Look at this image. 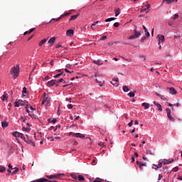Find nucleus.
Listing matches in <instances>:
<instances>
[{
	"mask_svg": "<svg viewBox=\"0 0 182 182\" xmlns=\"http://www.w3.org/2000/svg\"><path fill=\"white\" fill-rule=\"evenodd\" d=\"M99 146H100L101 147H103L105 146V143L103 142H100L99 144Z\"/></svg>",
	"mask_w": 182,
	"mask_h": 182,
	"instance_id": "0e129e2a",
	"label": "nucleus"
},
{
	"mask_svg": "<svg viewBox=\"0 0 182 182\" xmlns=\"http://www.w3.org/2000/svg\"><path fill=\"white\" fill-rule=\"evenodd\" d=\"M73 136L74 137H79L80 139H85V135L81 133H74Z\"/></svg>",
	"mask_w": 182,
	"mask_h": 182,
	"instance_id": "f8f14e48",
	"label": "nucleus"
},
{
	"mask_svg": "<svg viewBox=\"0 0 182 182\" xmlns=\"http://www.w3.org/2000/svg\"><path fill=\"white\" fill-rule=\"evenodd\" d=\"M55 41H56V37H52L51 38H50V40L48 42V45L52 46V45L55 43Z\"/></svg>",
	"mask_w": 182,
	"mask_h": 182,
	"instance_id": "2eb2a0df",
	"label": "nucleus"
},
{
	"mask_svg": "<svg viewBox=\"0 0 182 182\" xmlns=\"http://www.w3.org/2000/svg\"><path fill=\"white\" fill-rule=\"evenodd\" d=\"M174 161V159H166L164 161V165H166V164H171V163H173Z\"/></svg>",
	"mask_w": 182,
	"mask_h": 182,
	"instance_id": "a211bd4d",
	"label": "nucleus"
},
{
	"mask_svg": "<svg viewBox=\"0 0 182 182\" xmlns=\"http://www.w3.org/2000/svg\"><path fill=\"white\" fill-rule=\"evenodd\" d=\"M128 126L129 127H132L133 126V120H131V122L128 124Z\"/></svg>",
	"mask_w": 182,
	"mask_h": 182,
	"instance_id": "864d4df0",
	"label": "nucleus"
},
{
	"mask_svg": "<svg viewBox=\"0 0 182 182\" xmlns=\"http://www.w3.org/2000/svg\"><path fill=\"white\" fill-rule=\"evenodd\" d=\"M22 93H23V95H25V93H26V87H24L23 88Z\"/></svg>",
	"mask_w": 182,
	"mask_h": 182,
	"instance_id": "8fccbe9b",
	"label": "nucleus"
},
{
	"mask_svg": "<svg viewBox=\"0 0 182 182\" xmlns=\"http://www.w3.org/2000/svg\"><path fill=\"white\" fill-rule=\"evenodd\" d=\"M63 82H65V80H63V78L60 79L58 81L57 80V83H62Z\"/></svg>",
	"mask_w": 182,
	"mask_h": 182,
	"instance_id": "09e8293b",
	"label": "nucleus"
},
{
	"mask_svg": "<svg viewBox=\"0 0 182 182\" xmlns=\"http://www.w3.org/2000/svg\"><path fill=\"white\" fill-rule=\"evenodd\" d=\"M7 173H6V176H9V174H11V169H8L7 170Z\"/></svg>",
	"mask_w": 182,
	"mask_h": 182,
	"instance_id": "338daca9",
	"label": "nucleus"
},
{
	"mask_svg": "<svg viewBox=\"0 0 182 182\" xmlns=\"http://www.w3.org/2000/svg\"><path fill=\"white\" fill-rule=\"evenodd\" d=\"M146 154H149L150 156H154V154L151 152L150 150H146Z\"/></svg>",
	"mask_w": 182,
	"mask_h": 182,
	"instance_id": "a19ab883",
	"label": "nucleus"
},
{
	"mask_svg": "<svg viewBox=\"0 0 182 182\" xmlns=\"http://www.w3.org/2000/svg\"><path fill=\"white\" fill-rule=\"evenodd\" d=\"M10 73L14 79H16L19 76V65L17 64L16 67L11 68Z\"/></svg>",
	"mask_w": 182,
	"mask_h": 182,
	"instance_id": "f257e3e1",
	"label": "nucleus"
},
{
	"mask_svg": "<svg viewBox=\"0 0 182 182\" xmlns=\"http://www.w3.org/2000/svg\"><path fill=\"white\" fill-rule=\"evenodd\" d=\"M166 113H167V116H168V114H171V109H170V108H166Z\"/></svg>",
	"mask_w": 182,
	"mask_h": 182,
	"instance_id": "58836bf2",
	"label": "nucleus"
},
{
	"mask_svg": "<svg viewBox=\"0 0 182 182\" xmlns=\"http://www.w3.org/2000/svg\"><path fill=\"white\" fill-rule=\"evenodd\" d=\"M153 166H154L155 167H156V168H161V166H159V164L158 165L153 164Z\"/></svg>",
	"mask_w": 182,
	"mask_h": 182,
	"instance_id": "e2e57ef3",
	"label": "nucleus"
},
{
	"mask_svg": "<svg viewBox=\"0 0 182 182\" xmlns=\"http://www.w3.org/2000/svg\"><path fill=\"white\" fill-rule=\"evenodd\" d=\"M112 82H115L119 83V78H114V79H112Z\"/></svg>",
	"mask_w": 182,
	"mask_h": 182,
	"instance_id": "603ef678",
	"label": "nucleus"
},
{
	"mask_svg": "<svg viewBox=\"0 0 182 182\" xmlns=\"http://www.w3.org/2000/svg\"><path fill=\"white\" fill-rule=\"evenodd\" d=\"M162 4H171V0H163Z\"/></svg>",
	"mask_w": 182,
	"mask_h": 182,
	"instance_id": "4c0bfd02",
	"label": "nucleus"
},
{
	"mask_svg": "<svg viewBox=\"0 0 182 182\" xmlns=\"http://www.w3.org/2000/svg\"><path fill=\"white\" fill-rule=\"evenodd\" d=\"M65 72H66L67 73H73V71H69V70H68V68L65 69Z\"/></svg>",
	"mask_w": 182,
	"mask_h": 182,
	"instance_id": "4d7b16f0",
	"label": "nucleus"
},
{
	"mask_svg": "<svg viewBox=\"0 0 182 182\" xmlns=\"http://www.w3.org/2000/svg\"><path fill=\"white\" fill-rule=\"evenodd\" d=\"M72 67V65H70V64H67V65H66V69H70V68Z\"/></svg>",
	"mask_w": 182,
	"mask_h": 182,
	"instance_id": "69168bd1",
	"label": "nucleus"
},
{
	"mask_svg": "<svg viewBox=\"0 0 182 182\" xmlns=\"http://www.w3.org/2000/svg\"><path fill=\"white\" fill-rule=\"evenodd\" d=\"M63 74V73H58V74L54 75L53 77H54L55 79H57V77H59V76H62Z\"/></svg>",
	"mask_w": 182,
	"mask_h": 182,
	"instance_id": "ea45409f",
	"label": "nucleus"
},
{
	"mask_svg": "<svg viewBox=\"0 0 182 182\" xmlns=\"http://www.w3.org/2000/svg\"><path fill=\"white\" fill-rule=\"evenodd\" d=\"M154 105L158 107V110H159V112H163V107H161V105L157 103L156 102H154Z\"/></svg>",
	"mask_w": 182,
	"mask_h": 182,
	"instance_id": "dca6fc26",
	"label": "nucleus"
},
{
	"mask_svg": "<svg viewBox=\"0 0 182 182\" xmlns=\"http://www.w3.org/2000/svg\"><path fill=\"white\" fill-rule=\"evenodd\" d=\"M112 85H113V86H115L116 87H117V86H119V82H111Z\"/></svg>",
	"mask_w": 182,
	"mask_h": 182,
	"instance_id": "de8ad7c7",
	"label": "nucleus"
},
{
	"mask_svg": "<svg viewBox=\"0 0 182 182\" xmlns=\"http://www.w3.org/2000/svg\"><path fill=\"white\" fill-rule=\"evenodd\" d=\"M114 14H115V16H119V15H120V9L119 8L116 9Z\"/></svg>",
	"mask_w": 182,
	"mask_h": 182,
	"instance_id": "393cba45",
	"label": "nucleus"
},
{
	"mask_svg": "<svg viewBox=\"0 0 182 182\" xmlns=\"http://www.w3.org/2000/svg\"><path fill=\"white\" fill-rule=\"evenodd\" d=\"M71 177L72 178H74V180H77V176H76L75 174H72Z\"/></svg>",
	"mask_w": 182,
	"mask_h": 182,
	"instance_id": "49530a36",
	"label": "nucleus"
},
{
	"mask_svg": "<svg viewBox=\"0 0 182 182\" xmlns=\"http://www.w3.org/2000/svg\"><path fill=\"white\" fill-rule=\"evenodd\" d=\"M57 82L58 80H51L47 82V86H48V87H52V86H55V85H56Z\"/></svg>",
	"mask_w": 182,
	"mask_h": 182,
	"instance_id": "423d86ee",
	"label": "nucleus"
},
{
	"mask_svg": "<svg viewBox=\"0 0 182 182\" xmlns=\"http://www.w3.org/2000/svg\"><path fill=\"white\" fill-rule=\"evenodd\" d=\"M18 171H19V168L15 167L14 171L11 173V175L14 176V175L16 174V173H18Z\"/></svg>",
	"mask_w": 182,
	"mask_h": 182,
	"instance_id": "a878e982",
	"label": "nucleus"
},
{
	"mask_svg": "<svg viewBox=\"0 0 182 182\" xmlns=\"http://www.w3.org/2000/svg\"><path fill=\"white\" fill-rule=\"evenodd\" d=\"M114 26L115 28H119V23H117V22L114 23Z\"/></svg>",
	"mask_w": 182,
	"mask_h": 182,
	"instance_id": "3c124183",
	"label": "nucleus"
},
{
	"mask_svg": "<svg viewBox=\"0 0 182 182\" xmlns=\"http://www.w3.org/2000/svg\"><path fill=\"white\" fill-rule=\"evenodd\" d=\"M49 103H50V97H46V98H43L42 102H41V105L43 106H48L49 105Z\"/></svg>",
	"mask_w": 182,
	"mask_h": 182,
	"instance_id": "20e7f679",
	"label": "nucleus"
},
{
	"mask_svg": "<svg viewBox=\"0 0 182 182\" xmlns=\"http://www.w3.org/2000/svg\"><path fill=\"white\" fill-rule=\"evenodd\" d=\"M169 90L170 95H177V90L174 87L167 88Z\"/></svg>",
	"mask_w": 182,
	"mask_h": 182,
	"instance_id": "9b49d317",
	"label": "nucleus"
},
{
	"mask_svg": "<svg viewBox=\"0 0 182 182\" xmlns=\"http://www.w3.org/2000/svg\"><path fill=\"white\" fill-rule=\"evenodd\" d=\"M136 164L137 166H139L140 170H143L144 167H147V164L144 163V164H141V162L136 161Z\"/></svg>",
	"mask_w": 182,
	"mask_h": 182,
	"instance_id": "0eeeda50",
	"label": "nucleus"
},
{
	"mask_svg": "<svg viewBox=\"0 0 182 182\" xmlns=\"http://www.w3.org/2000/svg\"><path fill=\"white\" fill-rule=\"evenodd\" d=\"M114 19H116V18L111 17V18L105 19V22H112V21H114Z\"/></svg>",
	"mask_w": 182,
	"mask_h": 182,
	"instance_id": "7c9ffc66",
	"label": "nucleus"
},
{
	"mask_svg": "<svg viewBox=\"0 0 182 182\" xmlns=\"http://www.w3.org/2000/svg\"><path fill=\"white\" fill-rule=\"evenodd\" d=\"M128 96L129 97H134L135 94L133 92H130L129 93H128Z\"/></svg>",
	"mask_w": 182,
	"mask_h": 182,
	"instance_id": "f704fd0d",
	"label": "nucleus"
},
{
	"mask_svg": "<svg viewBox=\"0 0 182 182\" xmlns=\"http://www.w3.org/2000/svg\"><path fill=\"white\" fill-rule=\"evenodd\" d=\"M25 109H26V112L28 113V116H30V117H32V119H33V117H35V114H31V111H29V105L25 107Z\"/></svg>",
	"mask_w": 182,
	"mask_h": 182,
	"instance_id": "ddd939ff",
	"label": "nucleus"
},
{
	"mask_svg": "<svg viewBox=\"0 0 182 182\" xmlns=\"http://www.w3.org/2000/svg\"><path fill=\"white\" fill-rule=\"evenodd\" d=\"M122 89H123V91L125 92H130V89L127 85H124Z\"/></svg>",
	"mask_w": 182,
	"mask_h": 182,
	"instance_id": "5701e85b",
	"label": "nucleus"
},
{
	"mask_svg": "<svg viewBox=\"0 0 182 182\" xmlns=\"http://www.w3.org/2000/svg\"><path fill=\"white\" fill-rule=\"evenodd\" d=\"M161 178H163V175L159 174V178H158V181H160V180H161Z\"/></svg>",
	"mask_w": 182,
	"mask_h": 182,
	"instance_id": "5fc2aeb1",
	"label": "nucleus"
},
{
	"mask_svg": "<svg viewBox=\"0 0 182 182\" xmlns=\"http://www.w3.org/2000/svg\"><path fill=\"white\" fill-rule=\"evenodd\" d=\"M79 181H85V177L82 175L78 176Z\"/></svg>",
	"mask_w": 182,
	"mask_h": 182,
	"instance_id": "473e14b6",
	"label": "nucleus"
},
{
	"mask_svg": "<svg viewBox=\"0 0 182 182\" xmlns=\"http://www.w3.org/2000/svg\"><path fill=\"white\" fill-rule=\"evenodd\" d=\"M78 16H79V14L71 16L70 21H75V19H76Z\"/></svg>",
	"mask_w": 182,
	"mask_h": 182,
	"instance_id": "bb28decb",
	"label": "nucleus"
},
{
	"mask_svg": "<svg viewBox=\"0 0 182 182\" xmlns=\"http://www.w3.org/2000/svg\"><path fill=\"white\" fill-rule=\"evenodd\" d=\"M24 141L27 143V144H31V146H33V147H35V142L32 141V139L29 138L28 135H26V139H24Z\"/></svg>",
	"mask_w": 182,
	"mask_h": 182,
	"instance_id": "39448f33",
	"label": "nucleus"
},
{
	"mask_svg": "<svg viewBox=\"0 0 182 182\" xmlns=\"http://www.w3.org/2000/svg\"><path fill=\"white\" fill-rule=\"evenodd\" d=\"M6 168L3 166H0V173H4V171H6Z\"/></svg>",
	"mask_w": 182,
	"mask_h": 182,
	"instance_id": "2f4dec72",
	"label": "nucleus"
},
{
	"mask_svg": "<svg viewBox=\"0 0 182 182\" xmlns=\"http://www.w3.org/2000/svg\"><path fill=\"white\" fill-rule=\"evenodd\" d=\"M70 15V13H65L64 14H62L59 18L60 19H62V18H65V16H69Z\"/></svg>",
	"mask_w": 182,
	"mask_h": 182,
	"instance_id": "c756f323",
	"label": "nucleus"
},
{
	"mask_svg": "<svg viewBox=\"0 0 182 182\" xmlns=\"http://www.w3.org/2000/svg\"><path fill=\"white\" fill-rule=\"evenodd\" d=\"M92 62L93 63H95V65H97L98 66H102V65H103V63H102V60H94Z\"/></svg>",
	"mask_w": 182,
	"mask_h": 182,
	"instance_id": "f3484780",
	"label": "nucleus"
},
{
	"mask_svg": "<svg viewBox=\"0 0 182 182\" xmlns=\"http://www.w3.org/2000/svg\"><path fill=\"white\" fill-rule=\"evenodd\" d=\"M157 38L159 40V43L158 45H160V43L164 42V36L163 35H158Z\"/></svg>",
	"mask_w": 182,
	"mask_h": 182,
	"instance_id": "6e6552de",
	"label": "nucleus"
},
{
	"mask_svg": "<svg viewBox=\"0 0 182 182\" xmlns=\"http://www.w3.org/2000/svg\"><path fill=\"white\" fill-rule=\"evenodd\" d=\"M73 33H75V31L73 29H69L66 31L67 36H70V38L73 36Z\"/></svg>",
	"mask_w": 182,
	"mask_h": 182,
	"instance_id": "9d476101",
	"label": "nucleus"
},
{
	"mask_svg": "<svg viewBox=\"0 0 182 182\" xmlns=\"http://www.w3.org/2000/svg\"><path fill=\"white\" fill-rule=\"evenodd\" d=\"M52 21H55V22H58V21H60V18L58 17V18H52V19L48 22V23H50V22H52Z\"/></svg>",
	"mask_w": 182,
	"mask_h": 182,
	"instance_id": "e433bc0d",
	"label": "nucleus"
},
{
	"mask_svg": "<svg viewBox=\"0 0 182 182\" xmlns=\"http://www.w3.org/2000/svg\"><path fill=\"white\" fill-rule=\"evenodd\" d=\"M33 31H35V28H31L29 31H27L26 32H24L23 35H29V33H32V32H33Z\"/></svg>",
	"mask_w": 182,
	"mask_h": 182,
	"instance_id": "412c9836",
	"label": "nucleus"
},
{
	"mask_svg": "<svg viewBox=\"0 0 182 182\" xmlns=\"http://www.w3.org/2000/svg\"><path fill=\"white\" fill-rule=\"evenodd\" d=\"M22 130L23 132H26L27 133L31 132V126L29 125V123L26 124V127H23Z\"/></svg>",
	"mask_w": 182,
	"mask_h": 182,
	"instance_id": "1a4fd4ad",
	"label": "nucleus"
},
{
	"mask_svg": "<svg viewBox=\"0 0 182 182\" xmlns=\"http://www.w3.org/2000/svg\"><path fill=\"white\" fill-rule=\"evenodd\" d=\"M68 109H73V105H72V104H69V105H68Z\"/></svg>",
	"mask_w": 182,
	"mask_h": 182,
	"instance_id": "680f3d73",
	"label": "nucleus"
},
{
	"mask_svg": "<svg viewBox=\"0 0 182 182\" xmlns=\"http://www.w3.org/2000/svg\"><path fill=\"white\" fill-rule=\"evenodd\" d=\"M29 107H30V109L31 110V113H33L35 108H33V107H32V106H29Z\"/></svg>",
	"mask_w": 182,
	"mask_h": 182,
	"instance_id": "13d9d810",
	"label": "nucleus"
},
{
	"mask_svg": "<svg viewBox=\"0 0 182 182\" xmlns=\"http://www.w3.org/2000/svg\"><path fill=\"white\" fill-rule=\"evenodd\" d=\"M141 35V33L140 32L137 31V27L136 26L135 29L134 30V34L130 36L129 37V40L137 39V38H139Z\"/></svg>",
	"mask_w": 182,
	"mask_h": 182,
	"instance_id": "7ed1b4c3",
	"label": "nucleus"
},
{
	"mask_svg": "<svg viewBox=\"0 0 182 182\" xmlns=\"http://www.w3.org/2000/svg\"><path fill=\"white\" fill-rule=\"evenodd\" d=\"M159 164L161 167H163V164L164 165V161L159 160Z\"/></svg>",
	"mask_w": 182,
	"mask_h": 182,
	"instance_id": "79ce46f5",
	"label": "nucleus"
},
{
	"mask_svg": "<svg viewBox=\"0 0 182 182\" xmlns=\"http://www.w3.org/2000/svg\"><path fill=\"white\" fill-rule=\"evenodd\" d=\"M178 18V14H176L174 16L172 17V19L176 20Z\"/></svg>",
	"mask_w": 182,
	"mask_h": 182,
	"instance_id": "a18cd8bd",
	"label": "nucleus"
},
{
	"mask_svg": "<svg viewBox=\"0 0 182 182\" xmlns=\"http://www.w3.org/2000/svg\"><path fill=\"white\" fill-rule=\"evenodd\" d=\"M47 41H48V38H45V39L42 40V41L39 43L38 46H42V45H45V43H46Z\"/></svg>",
	"mask_w": 182,
	"mask_h": 182,
	"instance_id": "4be33fe9",
	"label": "nucleus"
},
{
	"mask_svg": "<svg viewBox=\"0 0 182 182\" xmlns=\"http://www.w3.org/2000/svg\"><path fill=\"white\" fill-rule=\"evenodd\" d=\"M106 39H107V36H103L100 38V41H106Z\"/></svg>",
	"mask_w": 182,
	"mask_h": 182,
	"instance_id": "bf43d9fd",
	"label": "nucleus"
},
{
	"mask_svg": "<svg viewBox=\"0 0 182 182\" xmlns=\"http://www.w3.org/2000/svg\"><path fill=\"white\" fill-rule=\"evenodd\" d=\"M46 177H47V178L52 180V178H59L60 177V174L50 175V176H47Z\"/></svg>",
	"mask_w": 182,
	"mask_h": 182,
	"instance_id": "4468645a",
	"label": "nucleus"
},
{
	"mask_svg": "<svg viewBox=\"0 0 182 182\" xmlns=\"http://www.w3.org/2000/svg\"><path fill=\"white\" fill-rule=\"evenodd\" d=\"M96 82L97 84H99V86H103V82H102V81H99L97 79H96Z\"/></svg>",
	"mask_w": 182,
	"mask_h": 182,
	"instance_id": "37998d69",
	"label": "nucleus"
},
{
	"mask_svg": "<svg viewBox=\"0 0 182 182\" xmlns=\"http://www.w3.org/2000/svg\"><path fill=\"white\" fill-rule=\"evenodd\" d=\"M155 95H156V96H159V97H160L161 99H163V95H160V94H159V93H157V92H156Z\"/></svg>",
	"mask_w": 182,
	"mask_h": 182,
	"instance_id": "6e6d98bb",
	"label": "nucleus"
},
{
	"mask_svg": "<svg viewBox=\"0 0 182 182\" xmlns=\"http://www.w3.org/2000/svg\"><path fill=\"white\" fill-rule=\"evenodd\" d=\"M21 134V132H13V136H14V137H19V134Z\"/></svg>",
	"mask_w": 182,
	"mask_h": 182,
	"instance_id": "72a5a7b5",
	"label": "nucleus"
},
{
	"mask_svg": "<svg viewBox=\"0 0 182 182\" xmlns=\"http://www.w3.org/2000/svg\"><path fill=\"white\" fill-rule=\"evenodd\" d=\"M1 100L2 102H4V100H8V94L4 92L3 96L1 97Z\"/></svg>",
	"mask_w": 182,
	"mask_h": 182,
	"instance_id": "aec40b11",
	"label": "nucleus"
},
{
	"mask_svg": "<svg viewBox=\"0 0 182 182\" xmlns=\"http://www.w3.org/2000/svg\"><path fill=\"white\" fill-rule=\"evenodd\" d=\"M140 58H141V59H143L144 61L146 60V56L141 55V56H140Z\"/></svg>",
	"mask_w": 182,
	"mask_h": 182,
	"instance_id": "774afa93",
	"label": "nucleus"
},
{
	"mask_svg": "<svg viewBox=\"0 0 182 182\" xmlns=\"http://www.w3.org/2000/svg\"><path fill=\"white\" fill-rule=\"evenodd\" d=\"M1 126H2L3 129H6V127H8V123L6 122H1Z\"/></svg>",
	"mask_w": 182,
	"mask_h": 182,
	"instance_id": "c85d7f7f",
	"label": "nucleus"
},
{
	"mask_svg": "<svg viewBox=\"0 0 182 182\" xmlns=\"http://www.w3.org/2000/svg\"><path fill=\"white\" fill-rule=\"evenodd\" d=\"M29 105V102L26 100H18L15 102V107H19V106H25L26 107Z\"/></svg>",
	"mask_w": 182,
	"mask_h": 182,
	"instance_id": "f03ea898",
	"label": "nucleus"
},
{
	"mask_svg": "<svg viewBox=\"0 0 182 182\" xmlns=\"http://www.w3.org/2000/svg\"><path fill=\"white\" fill-rule=\"evenodd\" d=\"M18 137H21V139H22L24 141H25V139H26L25 135H23V134H22V133H20V134L18 135Z\"/></svg>",
	"mask_w": 182,
	"mask_h": 182,
	"instance_id": "c9c22d12",
	"label": "nucleus"
},
{
	"mask_svg": "<svg viewBox=\"0 0 182 182\" xmlns=\"http://www.w3.org/2000/svg\"><path fill=\"white\" fill-rule=\"evenodd\" d=\"M141 106H143V107H144L145 110H147V109H149V107H150V105L147 102L142 103Z\"/></svg>",
	"mask_w": 182,
	"mask_h": 182,
	"instance_id": "6ab92c4d",
	"label": "nucleus"
},
{
	"mask_svg": "<svg viewBox=\"0 0 182 182\" xmlns=\"http://www.w3.org/2000/svg\"><path fill=\"white\" fill-rule=\"evenodd\" d=\"M48 123H53V124H55V123H56V122H58V120L56 119H48Z\"/></svg>",
	"mask_w": 182,
	"mask_h": 182,
	"instance_id": "cd10ccee",
	"label": "nucleus"
},
{
	"mask_svg": "<svg viewBox=\"0 0 182 182\" xmlns=\"http://www.w3.org/2000/svg\"><path fill=\"white\" fill-rule=\"evenodd\" d=\"M167 117L171 122H176V119L171 116V114H168Z\"/></svg>",
	"mask_w": 182,
	"mask_h": 182,
	"instance_id": "b1692460",
	"label": "nucleus"
},
{
	"mask_svg": "<svg viewBox=\"0 0 182 182\" xmlns=\"http://www.w3.org/2000/svg\"><path fill=\"white\" fill-rule=\"evenodd\" d=\"M146 39V36H144L141 38V42L143 43L144 42V40Z\"/></svg>",
	"mask_w": 182,
	"mask_h": 182,
	"instance_id": "052dcab7",
	"label": "nucleus"
},
{
	"mask_svg": "<svg viewBox=\"0 0 182 182\" xmlns=\"http://www.w3.org/2000/svg\"><path fill=\"white\" fill-rule=\"evenodd\" d=\"M173 171H174V173H177V171H178V166H176L173 168Z\"/></svg>",
	"mask_w": 182,
	"mask_h": 182,
	"instance_id": "c03bdc74",
	"label": "nucleus"
}]
</instances>
